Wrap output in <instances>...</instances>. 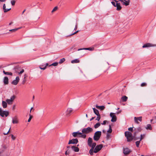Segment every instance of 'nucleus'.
<instances>
[{"instance_id":"obj_6","label":"nucleus","mask_w":156,"mask_h":156,"mask_svg":"<svg viewBox=\"0 0 156 156\" xmlns=\"http://www.w3.org/2000/svg\"><path fill=\"white\" fill-rule=\"evenodd\" d=\"M96 145V144L95 143H93L91 144V149L89 151V153L90 154L92 155H93V151L94 149L95 148Z\"/></svg>"},{"instance_id":"obj_59","label":"nucleus","mask_w":156,"mask_h":156,"mask_svg":"<svg viewBox=\"0 0 156 156\" xmlns=\"http://www.w3.org/2000/svg\"><path fill=\"white\" fill-rule=\"evenodd\" d=\"M82 137L83 138H85L86 137V135L85 134H83L82 135Z\"/></svg>"},{"instance_id":"obj_60","label":"nucleus","mask_w":156,"mask_h":156,"mask_svg":"<svg viewBox=\"0 0 156 156\" xmlns=\"http://www.w3.org/2000/svg\"><path fill=\"white\" fill-rule=\"evenodd\" d=\"M26 81L25 79H24L22 81V84H24L25 83V82Z\"/></svg>"},{"instance_id":"obj_46","label":"nucleus","mask_w":156,"mask_h":156,"mask_svg":"<svg viewBox=\"0 0 156 156\" xmlns=\"http://www.w3.org/2000/svg\"><path fill=\"white\" fill-rule=\"evenodd\" d=\"M19 67L18 66H16L14 67V70L16 72H17V71H16V69L19 68Z\"/></svg>"},{"instance_id":"obj_19","label":"nucleus","mask_w":156,"mask_h":156,"mask_svg":"<svg viewBox=\"0 0 156 156\" xmlns=\"http://www.w3.org/2000/svg\"><path fill=\"white\" fill-rule=\"evenodd\" d=\"M153 45L150 43H147L144 44L143 46V48H147L153 46Z\"/></svg>"},{"instance_id":"obj_15","label":"nucleus","mask_w":156,"mask_h":156,"mask_svg":"<svg viewBox=\"0 0 156 156\" xmlns=\"http://www.w3.org/2000/svg\"><path fill=\"white\" fill-rule=\"evenodd\" d=\"M12 123L13 124H17L18 123V120L16 116H14L12 118Z\"/></svg>"},{"instance_id":"obj_64","label":"nucleus","mask_w":156,"mask_h":156,"mask_svg":"<svg viewBox=\"0 0 156 156\" xmlns=\"http://www.w3.org/2000/svg\"><path fill=\"white\" fill-rule=\"evenodd\" d=\"M48 65V63H46L44 65L45 66H46V67Z\"/></svg>"},{"instance_id":"obj_61","label":"nucleus","mask_w":156,"mask_h":156,"mask_svg":"<svg viewBox=\"0 0 156 156\" xmlns=\"http://www.w3.org/2000/svg\"><path fill=\"white\" fill-rule=\"evenodd\" d=\"M76 34V32H74V33L71 34L70 36H72V35H73L75 34Z\"/></svg>"},{"instance_id":"obj_51","label":"nucleus","mask_w":156,"mask_h":156,"mask_svg":"<svg viewBox=\"0 0 156 156\" xmlns=\"http://www.w3.org/2000/svg\"><path fill=\"white\" fill-rule=\"evenodd\" d=\"M11 138L13 140H14L16 139V137L14 136L13 135H11Z\"/></svg>"},{"instance_id":"obj_12","label":"nucleus","mask_w":156,"mask_h":156,"mask_svg":"<svg viewBox=\"0 0 156 156\" xmlns=\"http://www.w3.org/2000/svg\"><path fill=\"white\" fill-rule=\"evenodd\" d=\"M113 0L116 3V7H117L116 10L118 11L122 9V7L120 6V3H118L117 2H118V1L116 0Z\"/></svg>"},{"instance_id":"obj_55","label":"nucleus","mask_w":156,"mask_h":156,"mask_svg":"<svg viewBox=\"0 0 156 156\" xmlns=\"http://www.w3.org/2000/svg\"><path fill=\"white\" fill-rule=\"evenodd\" d=\"M77 23H76L75 27L74 29V30H76L77 29Z\"/></svg>"},{"instance_id":"obj_49","label":"nucleus","mask_w":156,"mask_h":156,"mask_svg":"<svg viewBox=\"0 0 156 156\" xmlns=\"http://www.w3.org/2000/svg\"><path fill=\"white\" fill-rule=\"evenodd\" d=\"M133 127H129L128 128V130L129 131H132L133 130Z\"/></svg>"},{"instance_id":"obj_22","label":"nucleus","mask_w":156,"mask_h":156,"mask_svg":"<svg viewBox=\"0 0 156 156\" xmlns=\"http://www.w3.org/2000/svg\"><path fill=\"white\" fill-rule=\"evenodd\" d=\"M95 107L98 109L101 110H103L105 108V107L104 106H99L97 105H96Z\"/></svg>"},{"instance_id":"obj_43","label":"nucleus","mask_w":156,"mask_h":156,"mask_svg":"<svg viewBox=\"0 0 156 156\" xmlns=\"http://www.w3.org/2000/svg\"><path fill=\"white\" fill-rule=\"evenodd\" d=\"M97 118L96 119V120H97L98 121H99L100 120V115L99 114V115H97Z\"/></svg>"},{"instance_id":"obj_37","label":"nucleus","mask_w":156,"mask_h":156,"mask_svg":"<svg viewBox=\"0 0 156 156\" xmlns=\"http://www.w3.org/2000/svg\"><path fill=\"white\" fill-rule=\"evenodd\" d=\"M112 129L111 128V127H109L108 129L107 130V132L109 133H112Z\"/></svg>"},{"instance_id":"obj_33","label":"nucleus","mask_w":156,"mask_h":156,"mask_svg":"<svg viewBox=\"0 0 156 156\" xmlns=\"http://www.w3.org/2000/svg\"><path fill=\"white\" fill-rule=\"evenodd\" d=\"M58 8L57 6H56L51 11V13H53V12L56 11L58 9Z\"/></svg>"},{"instance_id":"obj_4","label":"nucleus","mask_w":156,"mask_h":156,"mask_svg":"<svg viewBox=\"0 0 156 156\" xmlns=\"http://www.w3.org/2000/svg\"><path fill=\"white\" fill-rule=\"evenodd\" d=\"M9 115V112L6 111H3L1 108H0V115L2 117H3L4 116L5 117Z\"/></svg>"},{"instance_id":"obj_36","label":"nucleus","mask_w":156,"mask_h":156,"mask_svg":"<svg viewBox=\"0 0 156 156\" xmlns=\"http://www.w3.org/2000/svg\"><path fill=\"white\" fill-rule=\"evenodd\" d=\"M140 140L137 141L136 142V144L137 147H138L140 143Z\"/></svg>"},{"instance_id":"obj_2","label":"nucleus","mask_w":156,"mask_h":156,"mask_svg":"<svg viewBox=\"0 0 156 156\" xmlns=\"http://www.w3.org/2000/svg\"><path fill=\"white\" fill-rule=\"evenodd\" d=\"M101 134V131H98L96 132L94 135V139L95 141H98L100 137Z\"/></svg>"},{"instance_id":"obj_30","label":"nucleus","mask_w":156,"mask_h":156,"mask_svg":"<svg viewBox=\"0 0 156 156\" xmlns=\"http://www.w3.org/2000/svg\"><path fill=\"white\" fill-rule=\"evenodd\" d=\"M3 73L7 75H10V76H12V73L11 72H6L5 70H3Z\"/></svg>"},{"instance_id":"obj_18","label":"nucleus","mask_w":156,"mask_h":156,"mask_svg":"<svg viewBox=\"0 0 156 156\" xmlns=\"http://www.w3.org/2000/svg\"><path fill=\"white\" fill-rule=\"evenodd\" d=\"M119 1H121L122 4L126 6H127L129 4V2H127L126 0H119Z\"/></svg>"},{"instance_id":"obj_50","label":"nucleus","mask_w":156,"mask_h":156,"mask_svg":"<svg viewBox=\"0 0 156 156\" xmlns=\"http://www.w3.org/2000/svg\"><path fill=\"white\" fill-rule=\"evenodd\" d=\"M2 148H4V149H5L6 148V146L5 144H3L2 145Z\"/></svg>"},{"instance_id":"obj_34","label":"nucleus","mask_w":156,"mask_h":156,"mask_svg":"<svg viewBox=\"0 0 156 156\" xmlns=\"http://www.w3.org/2000/svg\"><path fill=\"white\" fill-rule=\"evenodd\" d=\"M65 60V58H63L60 59L59 63L60 64L62 63L63 62H64Z\"/></svg>"},{"instance_id":"obj_13","label":"nucleus","mask_w":156,"mask_h":156,"mask_svg":"<svg viewBox=\"0 0 156 156\" xmlns=\"http://www.w3.org/2000/svg\"><path fill=\"white\" fill-rule=\"evenodd\" d=\"M20 80V78L19 76H17L16 79L14 80L12 82V84L14 85H16L19 82Z\"/></svg>"},{"instance_id":"obj_14","label":"nucleus","mask_w":156,"mask_h":156,"mask_svg":"<svg viewBox=\"0 0 156 156\" xmlns=\"http://www.w3.org/2000/svg\"><path fill=\"white\" fill-rule=\"evenodd\" d=\"M131 152V151L128 148H126L123 149V153L125 155L128 154Z\"/></svg>"},{"instance_id":"obj_24","label":"nucleus","mask_w":156,"mask_h":156,"mask_svg":"<svg viewBox=\"0 0 156 156\" xmlns=\"http://www.w3.org/2000/svg\"><path fill=\"white\" fill-rule=\"evenodd\" d=\"M94 113L97 115H99V114L98 111L94 108H92Z\"/></svg>"},{"instance_id":"obj_1","label":"nucleus","mask_w":156,"mask_h":156,"mask_svg":"<svg viewBox=\"0 0 156 156\" xmlns=\"http://www.w3.org/2000/svg\"><path fill=\"white\" fill-rule=\"evenodd\" d=\"M125 134L128 141H130L132 140L133 137L131 132L129 131H126L125 132Z\"/></svg>"},{"instance_id":"obj_7","label":"nucleus","mask_w":156,"mask_h":156,"mask_svg":"<svg viewBox=\"0 0 156 156\" xmlns=\"http://www.w3.org/2000/svg\"><path fill=\"white\" fill-rule=\"evenodd\" d=\"M73 110L72 108H68L66 112V115L67 116H70L73 112Z\"/></svg>"},{"instance_id":"obj_11","label":"nucleus","mask_w":156,"mask_h":156,"mask_svg":"<svg viewBox=\"0 0 156 156\" xmlns=\"http://www.w3.org/2000/svg\"><path fill=\"white\" fill-rule=\"evenodd\" d=\"M135 122L137 124H139V121L141 122L142 120V117L141 116L139 117H134V118Z\"/></svg>"},{"instance_id":"obj_42","label":"nucleus","mask_w":156,"mask_h":156,"mask_svg":"<svg viewBox=\"0 0 156 156\" xmlns=\"http://www.w3.org/2000/svg\"><path fill=\"white\" fill-rule=\"evenodd\" d=\"M88 113L90 114H92V110L91 109H88L87 110Z\"/></svg>"},{"instance_id":"obj_8","label":"nucleus","mask_w":156,"mask_h":156,"mask_svg":"<svg viewBox=\"0 0 156 156\" xmlns=\"http://www.w3.org/2000/svg\"><path fill=\"white\" fill-rule=\"evenodd\" d=\"M92 131V129L91 127H87L86 128H84L82 130L83 133H87L90 132Z\"/></svg>"},{"instance_id":"obj_27","label":"nucleus","mask_w":156,"mask_h":156,"mask_svg":"<svg viewBox=\"0 0 156 156\" xmlns=\"http://www.w3.org/2000/svg\"><path fill=\"white\" fill-rule=\"evenodd\" d=\"M151 122L152 124L155 123L156 122V117H153L152 119L151 120Z\"/></svg>"},{"instance_id":"obj_38","label":"nucleus","mask_w":156,"mask_h":156,"mask_svg":"<svg viewBox=\"0 0 156 156\" xmlns=\"http://www.w3.org/2000/svg\"><path fill=\"white\" fill-rule=\"evenodd\" d=\"M101 124L99 123H97L94 125V127H99Z\"/></svg>"},{"instance_id":"obj_26","label":"nucleus","mask_w":156,"mask_h":156,"mask_svg":"<svg viewBox=\"0 0 156 156\" xmlns=\"http://www.w3.org/2000/svg\"><path fill=\"white\" fill-rule=\"evenodd\" d=\"M82 134V133H78V132H74L73 133V136L74 137H76V136H77V135H81Z\"/></svg>"},{"instance_id":"obj_57","label":"nucleus","mask_w":156,"mask_h":156,"mask_svg":"<svg viewBox=\"0 0 156 156\" xmlns=\"http://www.w3.org/2000/svg\"><path fill=\"white\" fill-rule=\"evenodd\" d=\"M65 154H66V155H69V152H68L67 151H66V152L65 153Z\"/></svg>"},{"instance_id":"obj_53","label":"nucleus","mask_w":156,"mask_h":156,"mask_svg":"<svg viewBox=\"0 0 156 156\" xmlns=\"http://www.w3.org/2000/svg\"><path fill=\"white\" fill-rule=\"evenodd\" d=\"M10 128L8 130V131H7V132H6V133H5V132H4L3 133V134L4 135H7L8 133L9 132V131L10 130Z\"/></svg>"},{"instance_id":"obj_45","label":"nucleus","mask_w":156,"mask_h":156,"mask_svg":"<svg viewBox=\"0 0 156 156\" xmlns=\"http://www.w3.org/2000/svg\"><path fill=\"white\" fill-rule=\"evenodd\" d=\"M115 1L114 2L112 1L111 2V3L112 4V5L115 7H116V4L115 3Z\"/></svg>"},{"instance_id":"obj_62","label":"nucleus","mask_w":156,"mask_h":156,"mask_svg":"<svg viewBox=\"0 0 156 156\" xmlns=\"http://www.w3.org/2000/svg\"><path fill=\"white\" fill-rule=\"evenodd\" d=\"M15 105H14L13 106L12 109H15Z\"/></svg>"},{"instance_id":"obj_56","label":"nucleus","mask_w":156,"mask_h":156,"mask_svg":"<svg viewBox=\"0 0 156 156\" xmlns=\"http://www.w3.org/2000/svg\"><path fill=\"white\" fill-rule=\"evenodd\" d=\"M109 68V66H107V67L105 69L104 72H106L107 70H108V69Z\"/></svg>"},{"instance_id":"obj_44","label":"nucleus","mask_w":156,"mask_h":156,"mask_svg":"<svg viewBox=\"0 0 156 156\" xmlns=\"http://www.w3.org/2000/svg\"><path fill=\"white\" fill-rule=\"evenodd\" d=\"M107 122H108L107 121L104 120V121L103 122L101 123V124L103 125H104Z\"/></svg>"},{"instance_id":"obj_63","label":"nucleus","mask_w":156,"mask_h":156,"mask_svg":"<svg viewBox=\"0 0 156 156\" xmlns=\"http://www.w3.org/2000/svg\"><path fill=\"white\" fill-rule=\"evenodd\" d=\"M151 125L150 124H148L147 125V127H151Z\"/></svg>"},{"instance_id":"obj_9","label":"nucleus","mask_w":156,"mask_h":156,"mask_svg":"<svg viewBox=\"0 0 156 156\" xmlns=\"http://www.w3.org/2000/svg\"><path fill=\"white\" fill-rule=\"evenodd\" d=\"M102 147V145H99L97 146L94 148V151H93V152L95 153H97L99 151H100Z\"/></svg>"},{"instance_id":"obj_31","label":"nucleus","mask_w":156,"mask_h":156,"mask_svg":"<svg viewBox=\"0 0 156 156\" xmlns=\"http://www.w3.org/2000/svg\"><path fill=\"white\" fill-rule=\"evenodd\" d=\"M39 68L41 69L44 70L46 69V67L44 65H42L39 66Z\"/></svg>"},{"instance_id":"obj_16","label":"nucleus","mask_w":156,"mask_h":156,"mask_svg":"<svg viewBox=\"0 0 156 156\" xmlns=\"http://www.w3.org/2000/svg\"><path fill=\"white\" fill-rule=\"evenodd\" d=\"M71 150L75 152H78L79 151V148L75 146H72L71 147Z\"/></svg>"},{"instance_id":"obj_20","label":"nucleus","mask_w":156,"mask_h":156,"mask_svg":"<svg viewBox=\"0 0 156 156\" xmlns=\"http://www.w3.org/2000/svg\"><path fill=\"white\" fill-rule=\"evenodd\" d=\"M3 83L5 85L8 84L9 83V79L7 77H4L3 79Z\"/></svg>"},{"instance_id":"obj_52","label":"nucleus","mask_w":156,"mask_h":156,"mask_svg":"<svg viewBox=\"0 0 156 156\" xmlns=\"http://www.w3.org/2000/svg\"><path fill=\"white\" fill-rule=\"evenodd\" d=\"M24 72V70L23 69H22L19 73V74H21Z\"/></svg>"},{"instance_id":"obj_35","label":"nucleus","mask_w":156,"mask_h":156,"mask_svg":"<svg viewBox=\"0 0 156 156\" xmlns=\"http://www.w3.org/2000/svg\"><path fill=\"white\" fill-rule=\"evenodd\" d=\"M58 62H54V63H52L51 64L49 65V66H57L58 65Z\"/></svg>"},{"instance_id":"obj_58","label":"nucleus","mask_w":156,"mask_h":156,"mask_svg":"<svg viewBox=\"0 0 156 156\" xmlns=\"http://www.w3.org/2000/svg\"><path fill=\"white\" fill-rule=\"evenodd\" d=\"M144 136V135L143 136V135H142V134L141 135V139L140 140V141L143 138Z\"/></svg>"},{"instance_id":"obj_5","label":"nucleus","mask_w":156,"mask_h":156,"mask_svg":"<svg viewBox=\"0 0 156 156\" xmlns=\"http://www.w3.org/2000/svg\"><path fill=\"white\" fill-rule=\"evenodd\" d=\"M110 116L112 118L111 121L112 122H116L117 120V117L115 114L113 112H111L110 114Z\"/></svg>"},{"instance_id":"obj_47","label":"nucleus","mask_w":156,"mask_h":156,"mask_svg":"<svg viewBox=\"0 0 156 156\" xmlns=\"http://www.w3.org/2000/svg\"><path fill=\"white\" fill-rule=\"evenodd\" d=\"M66 151L68 152H69V154L71 153L72 150L71 149H68Z\"/></svg>"},{"instance_id":"obj_41","label":"nucleus","mask_w":156,"mask_h":156,"mask_svg":"<svg viewBox=\"0 0 156 156\" xmlns=\"http://www.w3.org/2000/svg\"><path fill=\"white\" fill-rule=\"evenodd\" d=\"M146 85V83H143L141 84V86L142 87L145 86Z\"/></svg>"},{"instance_id":"obj_3","label":"nucleus","mask_w":156,"mask_h":156,"mask_svg":"<svg viewBox=\"0 0 156 156\" xmlns=\"http://www.w3.org/2000/svg\"><path fill=\"white\" fill-rule=\"evenodd\" d=\"M16 98V96L13 95L12 96L10 99H7L6 100V101L8 105H11L12 104L13 101Z\"/></svg>"},{"instance_id":"obj_32","label":"nucleus","mask_w":156,"mask_h":156,"mask_svg":"<svg viewBox=\"0 0 156 156\" xmlns=\"http://www.w3.org/2000/svg\"><path fill=\"white\" fill-rule=\"evenodd\" d=\"M21 28V27H19L17 28L9 30V31L12 32H14L18 30V29H20Z\"/></svg>"},{"instance_id":"obj_25","label":"nucleus","mask_w":156,"mask_h":156,"mask_svg":"<svg viewBox=\"0 0 156 156\" xmlns=\"http://www.w3.org/2000/svg\"><path fill=\"white\" fill-rule=\"evenodd\" d=\"M7 103L6 101H2V106L4 108H6L7 107Z\"/></svg>"},{"instance_id":"obj_39","label":"nucleus","mask_w":156,"mask_h":156,"mask_svg":"<svg viewBox=\"0 0 156 156\" xmlns=\"http://www.w3.org/2000/svg\"><path fill=\"white\" fill-rule=\"evenodd\" d=\"M29 115H30V117H29V118L28 120V122H30L31 120V119L32 118V116L30 114Z\"/></svg>"},{"instance_id":"obj_48","label":"nucleus","mask_w":156,"mask_h":156,"mask_svg":"<svg viewBox=\"0 0 156 156\" xmlns=\"http://www.w3.org/2000/svg\"><path fill=\"white\" fill-rule=\"evenodd\" d=\"M110 134H109L108 133H107L106 137H107V138L108 139L110 137Z\"/></svg>"},{"instance_id":"obj_54","label":"nucleus","mask_w":156,"mask_h":156,"mask_svg":"<svg viewBox=\"0 0 156 156\" xmlns=\"http://www.w3.org/2000/svg\"><path fill=\"white\" fill-rule=\"evenodd\" d=\"M146 129L147 130H151L152 129V127H146Z\"/></svg>"},{"instance_id":"obj_17","label":"nucleus","mask_w":156,"mask_h":156,"mask_svg":"<svg viewBox=\"0 0 156 156\" xmlns=\"http://www.w3.org/2000/svg\"><path fill=\"white\" fill-rule=\"evenodd\" d=\"M3 9L4 12H6L11 9V8L6 9L5 4H4L3 6Z\"/></svg>"},{"instance_id":"obj_29","label":"nucleus","mask_w":156,"mask_h":156,"mask_svg":"<svg viewBox=\"0 0 156 156\" xmlns=\"http://www.w3.org/2000/svg\"><path fill=\"white\" fill-rule=\"evenodd\" d=\"M128 99L127 97L126 96H123L121 98V99L123 101H126Z\"/></svg>"},{"instance_id":"obj_40","label":"nucleus","mask_w":156,"mask_h":156,"mask_svg":"<svg viewBox=\"0 0 156 156\" xmlns=\"http://www.w3.org/2000/svg\"><path fill=\"white\" fill-rule=\"evenodd\" d=\"M11 3L12 5H14L15 4V1L14 0H12L11 1Z\"/></svg>"},{"instance_id":"obj_28","label":"nucleus","mask_w":156,"mask_h":156,"mask_svg":"<svg viewBox=\"0 0 156 156\" xmlns=\"http://www.w3.org/2000/svg\"><path fill=\"white\" fill-rule=\"evenodd\" d=\"M80 62L79 60L78 59H76L71 61V63H79Z\"/></svg>"},{"instance_id":"obj_23","label":"nucleus","mask_w":156,"mask_h":156,"mask_svg":"<svg viewBox=\"0 0 156 156\" xmlns=\"http://www.w3.org/2000/svg\"><path fill=\"white\" fill-rule=\"evenodd\" d=\"M94 48H80L78 49V51H79L82 50H88L91 51H92L94 50Z\"/></svg>"},{"instance_id":"obj_21","label":"nucleus","mask_w":156,"mask_h":156,"mask_svg":"<svg viewBox=\"0 0 156 156\" xmlns=\"http://www.w3.org/2000/svg\"><path fill=\"white\" fill-rule=\"evenodd\" d=\"M92 143V139L90 137H89L88 139L87 144L89 147H91V144Z\"/></svg>"},{"instance_id":"obj_10","label":"nucleus","mask_w":156,"mask_h":156,"mask_svg":"<svg viewBox=\"0 0 156 156\" xmlns=\"http://www.w3.org/2000/svg\"><path fill=\"white\" fill-rule=\"evenodd\" d=\"M78 142V141L77 139H73L71 140H70L68 143V144H76Z\"/></svg>"}]
</instances>
